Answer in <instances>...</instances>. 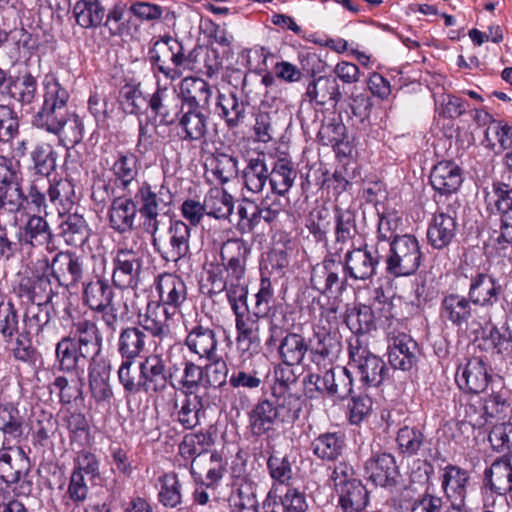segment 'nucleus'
<instances>
[{
    "label": "nucleus",
    "mask_w": 512,
    "mask_h": 512,
    "mask_svg": "<svg viewBox=\"0 0 512 512\" xmlns=\"http://www.w3.org/2000/svg\"><path fill=\"white\" fill-rule=\"evenodd\" d=\"M43 103L32 119L36 128L58 137L59 145L74 147L83 139L81 118L68 110L69 92L54 75L43 80Z\"/></svg>",
    "instance_id": "1"
},
{
    "label": "nucleus",
    "mask_w": 512,
    "mask_h": 512,
    "mask_svg": "<svg viewBox=\"0 0 512 512\" xmlns=\"http://www.w3.org/2000/svg\"><path fill=\"white\" fill-rule=\"evenodd\" d=\"M302 411L301 400L293 394L276 395L259 400L248 414L249 428L254 436L275 431L279 424L292 425Z\"/></svg>",
    "instance_id": "2"
},
{
    "label": "nucleus",
    "mask_w": 512,
    "mask_h": 512,
    "mask_svg": "<svg viewBox=\"0 0 512 512\" xmlns=\"http://www.w3.org/2000/svg\"><path fill=\"white\" fill-rule=\"evenodd\" d=\"M0 338L6 345L14 344L13 356L16 360L26 364H34L36 350L26 333H21L19 328V316L15 305L11 301H5L0 296Z\"/></svg>",
    "instance_id": "3"
},
{
    "label": "nucleus",
    "mask_w": 512,
    "mask_h": 512,
    "mask_svg": "<svg viewBox=\"0 0 512 512\" xmlns=\"http://www.w3.org/2000/svg\"><path fill=\"white\" fill-rule=\"evenodd\" d=\"M440 318L458 328H471L477 330L490 320L482 313L469 296L455 292L443 295L440 303Z\"/></svg>",
    "instance_id": "4"
},
{
    "label": "nucleus",
    "mask_w": 512,
    "mask_h": 512,
    "mask_svg": "<svg viewBox=\"0 0 512 512\" xmlns=\"http://www.w3.org/2000/svg\"><path fill=\"white\" fill-rule=\"evenodd\" d=\"M386 271L395 277L414 274L421 263L422 253L417 238L405 234L396 236L389 244Z\"/></svg>",
    "instance_id": "5"
},
{
    "label": "nucleus",
    "mask_w": 512,
    "mask_h": 512,
    "mask_svg": "<svg viewBox=\"0 0 512 512\" xmlns=\"http://www.w3.org/2000/svg\"><path fill=\"white\" fill-rule=\"evenodd\" d=\"M349 370L362 387H377L388 375L385 362L365 347L350 346Z\"/></svg>",
    "instance_id": "6"
},
{
    "label": "nucleus",
    "mask_w": 512,
    "mask_h": 512,
    "mask_svg": "<svg viewBox=\"0 0 512 512\" xmlns=\"http://www.w3.org/2000/svg\"><path fill=\"white\" fill-rule=\"evenodd\" d=\"M346 273L339 253H330L312 267L310 282L313 289L327 296H337L345 289Z\"/></svg>",
    "instance_id": "7"
},
{
    "label": "nucleus",
    "mask_w": 512,
    "mask_h": 512,
    "mask_svg": "<svg viewBox=\"0 0 512 512\" xmlns=\"http://www.w3.org/2000/svg\"><path fill=\"white\" fill-rule=\"evenodd\" d=\"M113 266L112 281L115 287L136 288L142 272L143 251L136 247V243L130 247L123 243L116 251Z\"/></svg>",
    "instance_id": "8"
},
{
    "label": "nucleus",
    "mask_w": 512,
    "mask_h": 512,
    "mask_svg": "<svg viewBox=\"0 0 512 512\" xmlns=\"http://www.w3.org/2000/svg\"><path fill=\"white\" fill-rule=\"evenodd\" d=\"M154 52L151 56L153 66L168 79H178L183 71L191 69V60L185 55L183 46L171 37L156 42Z\"/></svg>",
    "instance_id": "9"
},
{
    "label": "nucleus",
    "mask_w": 512,
    "mask_h": 512,
    "mask_svg": "<svg viewBox=\"0 0 512 512\" xmlns=\"http://www.w3.org/2000/svg\"><path fill=\"white\" fill-rule=\"evenodd\" d=\"M191 228L182 220H171L165 239H151L154 250L166 262L177 264L190 253Z\"/></svg>",
    "instance_id": "10"
},
{
    "label": "nucleus",
    "mask_w": 512,
    "mask_h": 512,
    "mask_svg": "<svg viewBox=\"0 0 512 512\" xmlns=\"http://www.w3.org/2000/svg\"><path fill=\"white\" fill-rule=\"evenodd\" d=\"M308 382L317 391L337 400L347 398L352 392L353 379L350 370L341 366L326 369L322 374L312 373L308 376Z\"/></svg>",
    "instance_id": "11"
},
{
    "label": "nucleus",
    "mask_w": 512,
    "mask_h": 512,
    "mask_svg": "<svg viewBox=\"0 0 512 512\" xmlns=\"http://www.w3.org/2000/svg\"><path fill=\"white\" fill-rule=\"evenodd\" d=\"M158 294L157 306L176 314L187 300V286L185 281L174 273H162L154 281Z\"/></svg>",
    "instance_id": "12"
},
{
    "label": "nucleus",
    "mask_w": 512,
    "mask_h": 512,
    "mask_svg": "<svg viewBox=\"0 0 512 512\" xmlns=\"http://www.w3.org/2000/svg\"><path fill=\"white\" fill-rule=\"evenodd\" d=\"M458 387L466 393L479 394L484 392L491 382L495 381L488 372L487 363L480 357L470 358L464 365H460L455 375Z\"/></svg>",
    "instance_id": "13"
},
{
    "label": "nucleus",
    "mask_w": 512,
    "mask_h": 512,
    "mask_svg": "<svg viewBox=\"0 0 512 512\" xmlns=\"http://www.w3.org/2000/svg\"><path fill=\"white\" fill-rule=\"evenodd\" d=\"M379 259L378 250L369 249L366 244L348 250L343 262L346 277L361 281L370 279L376 271Z\"/></svg>",
    "instance_id": "14"
},
{
    "label": "nucleus",
    "mask_w": 512,
    "mask_h": 512,
    "mask_svg": "<svg viewBox=\"0 0 512 512\" xmlns=\"http://www.w3.org/2000/svg\"><path fill=\"white\" fill-rule=\"evenodd\" d=\"M40 264L45 271L51 270L52 277L63 287L76 284L83 275L82 261L70 252L56 254L51 264L46 258L40 261Z\"/></svg>",
    "instance_id": "15"
},
{
    "label": "nucleus",
    "mask_w": 512,
    "mask_h": 512,
    "mask_svg": "<svg viewBox=\"0 0 512 512\" xmlns=\"http://www.w3.org/2000/svg\"><path fill=\"white\" fill-rule=\"evenodd\" d=\"M148 105L163 125L175 124L185 108L179 93L168 87H158Z\"/></svg>",
    "instance_id": "16"
},
{
    "label": "nucleus",
    "mask_w": 512,
    "mask_h": 512,
    "mask_svg": "<svg viewBox=\"0 0 512 512\" xmlns=\"http://www.w3.org/2000/svg\"><path fill=\"white\" fill-rule=\"evenodd\" d=\"M265 316L243 311L235 314L236 344L242 354L251 355L260 347L261 318Z\"/></svg>",
    "instance_id": "17"
},
{
    "label": "nucleus",
    "mask_w": 512,
    "mask_h": 512,
    "mask_svg": "<svg viewBox=\"0 0 512 512\" xmlns=\"http://www.w3.org/2000/svg\"><path fill=\"white\" fill-rule=\"evenodd\" d=\"M308 345L312 361L318 366L322 364L324 368L331 364L341 349L340 341L326 325H314Z\"/></svg>",
    "instance_id": "18"
},
{
    "label": "nucleus",
    "mask_w": 512,
    "mask_h": 512,
    "mask_svg": "<svg viewBox=\"0 0 512 512\" xmlns=\"http://www.w3.org/2000/svg\"><path fill=\"white\" fill-rule=\"evenodd\" d=\"M501 293L499 281L491 274L478 272L470 279L468 296L481 312L494 306Z\"/></svg>",
    "instance_id": "19"
},
{
    "label": "nucleus",
    "mask_w": 512,
    "mask_h": 512,
    "mask_svg": "<svg viewBox=\"0 0 512 512\" xmlns=\"http://www.w3.org/2000/svg\"><path fill=\"white\" fill-rule=\"evenodd\" d=\"M89 388L92 398L102 406H110L113 390L110 385V365L104 358L91 359L88 366Z\"/></svg>",
    "instance_id": "20"
},
{
    "label": "nucleus",
    "mask_w": 512,
    "mask_h": 512,
    "mask_svg": "<svg viewBox=\"0 0 512 512\" xmlns=\"http://www.w3.org/2000/svg\"><path fill=\"white\" fill-rule=\"evenodd\" d=\"M456 211L448 207L447 211L438 210L427 230L429 244L435 249L447 247L453 240L457 230Z\"/></svg>",
    "instance_id": "21"
},
{
    "label": "nucleus",
    "mask_w": 512,
    "mask_h": 512,
    "mask_svg": "<svg viewBox=\"0 0 512 512\" xmlns=\"http://www.w3.org/2000/svg\"><path fill=\"white\" fill-rule=\"evenodd\" d=\"M389 363L395 369L411 370L417 363L419 347L411 336L405 333L393 335L389 340Z\"/></svg>",
    "instance_id": "22"
},
{
    "label": "nucleus",
    "mask_w": 512,
    "mask_h": 512,
    "mask_svg": "<svg viewBox=\"0 0 512 512\" xmlns=\"http://www.w3.org/2000/svg\"><path fill=\"white\" fill-rule=\"evenodd\" d=\"M208 116L199 109L184 108L176 123L178 136L185 142H205L208 134Z\"/></svg>",
    "instance_id": "23"
},
{
    "label": "nucleus",
    "mask_w": 512,
    "mask_h": 512,
    "mask_svg": "<svg viewBox=\"0 0 512 512\" xmlns=\"http://www.w3.org/2000/svg\"><path fill=\"white\" fill-rule=\"evenodd\" d=\"M66 337L82 348L85 353H89L91 359L102 358L100 353L103 338L95 322L87 319L74 322Z\"/></svg>",
    "instance_id": "24"
},
{
    "label": "nucleus",
    "mask_w": 512,
    "mask_h": 512,
    "mask_svg": "<svg viewBox=\"0 0 512 512\" xmlns=\"http://www.w3.org/2000/svg\"><path fill=\"white\" fill-rule=\"evenodd\" d=\"M364 469L368 479L382 487L394 485L398 476L395 458L386 452L373 454Z\"/></svg>",
    "instance_id": "25"
},
{
    "label": "nucleus",
    "mask_w": 512,
    "mask_h": 512,
    "mask_svg": "<svg viewBox=\"0 0 512 512\" xmlns=\"http://www.w3.org/2000/svg\"><path fill=\"white\" fill-rule=\"evenodd\" d=\"M188 350L199 359H214L217 356L218 338L214 329L196 324L185 338Z\"/></svg>",
    "instance_id": "26"
},
{
    "label": "nucleus",
    "mask_w": 512,
    "mask_h": 512,
    "mask_svg": "<svg viewBox=\"0 0 512 512\" xmlns=\"http://www.w3.org/2000/svg\"><path fill=\"white\" fill-rule=\"evenodd\" d=\"M469 480V473L465 469L455 465H448L444 468L441 486L450 504L457 507L465 505Z\"/></svg>",
    "instance_id": "27"
},
{
    "label": "nucleus",
    "mask_w": 512,
    "mask_h": 512,
    "mask_svg": "<svg viewBox=\"0 0 512 512\" xmlns=\"http://www.w3.org/2000/svg\"><path fill=\"white\" fill-rule=\"evenodd\" d=\"M55 355L58 369L67 373L83 374L87 360L91 361V355L85 353L82 348L66 336L56 344Z\"/></svg>",
    "instance_id": "28"
},
{
    "label": "nucleus",
    "mask_w": 512,
    "mask_h": 512,
    "mask_svg": "<svg viewBox=\"0 0 512 512\" xmlns=\"http://www.w3.org/2000/svg\"><path fill=\"white\" fill-rule=\"evenodd\" d=\"M137 202L131 197H115L110 205L108 216L110 227L118 233H126L134 229L137 217Z\"/></svg>",
    "instance_id": "29"
},
{
    "label": "nucleus",
    "mask_w": 512,
    "mask_h": 512,
    "mask_svg": "<svg viewBox=\"0 0 512 512\" xmlns=\"http://www.w3.org/2000/svg\"><path fill=\"white\" fill-rule=\"evenodd\" d=\"M54 234L46 221L41 215H29L26 223L18 233V241L21 246L41 247L53 243Z\"/></svg>",
    "instance_id": "30"
},
{
    "label": "nucleus",
    "mask_w": 512,
    "mask_h": 512,
    "mask_svg": "<svg viewBox=\"0 0 512 512\" xmlns=\"http://www.w3.org/2000/svg\"><path fill=\"white\" fill-rule=\"evenodd\" d=\"M463 182L460 167L452 161H441L430 173V183L433 189L441 195L457 192Z\"/></svg>",
    "instance_id": "31"
},
{
    "label": "nucleus",
    "mask_w": 512,
    "mask_h": 512,
    "mask_svg": "<svg viewBox=\"0 0 512 512\" xmlns=\"http://www.w3.org/2000/svg\"><path fill=\"white\" fill-rule=\"evenodd\" d=\"M137 203H140L138 212L141 215L160 213L168 208L173 196L168 188L160 186L157 190L153 189L148 182H143L135 194Z\"/></svg>",
    "instance_id": "32"
},
{
    "label": "nucleus",
    "mask_w": 512,
    "mask_h": 512,
    "mask_svg": "<svg viewBox=\"0 0 512 512\" xmlns=\"http://www.w3.org/2000/svg\"><path fill=\"white\" fill-rule=\"evenodd\" d=\"M175 314L149 303L144 315L139 316V326L143 332L163 340L171 335V323Z\"/></svg>",
    "instance_id": "33"
},
{
    "label": "nucleus",
    "mask_w": 512,
    "mask_h": 512,
    "mask_svg": "<svg viewBox=\"0 0 512 512\" xmlns=\"http://www.w3.org/2000/svg\"><path fill=\"white\" fill-rule=\"evenodd\" d=\"M142 391L162 392L166 389V363L161 355L151 354L140 362Z\"/></svg>",
    "instance_id": "34"
},
{
    "label": "nucleus",
    "mask_w": 512,
    "mask_h": 512,
    "mask_svg": "<svg viewBox=\"0 0 512 512\" xmlns=\"http://www.w3.org/2000/svg\"><path fill=\"white\" fill-rule=\"evenodd\" d=\"M179 95L185 108H208L212 96L208 82L197 77H185L180 83Z\"/></svg>",
    "instance_id": "35"
},
{
    "label": "nucleus",
    "mask_w": 512,
    "mask_h": 512,
    "mask_svg": "<svg viewBox=\"0 0 512 512\" xmlns=\"http://www.w3.org/2000/svg\"><path fill=\"white\" fill-rule=\"evenodd\" d=\"M342 94L339 84L335 79L320 76L312 80L303 95V100L315 103L320 106L331 105L336 107L340 101Z\"/></svg>",
    "instance_id": "36"
},
{
    "label": "nucleus",
    "mask_w": 512,
    "mask_h": 512,
    "mask_svg": "<svg viewBox=\"0 0 512 512\" xmlns=\"http://www.w3.org/2000/svg\"><path fill=\"white\" fill-rule=\"evenodd\" d=\"M230 512H258L256 484L247 477L238 478L228 498Z\"/></svg>",
    "instance_id": "37"
},
{
    "label": "nucleus",
    "mask_w": 512,
    "mask_h": 512,
    "mask_svg": "<svg viewBox=\"0 0 512 512\" xmlns=\"http://www.w3.org/2000/svg\"><path fill=\"white\" fill-rule=\"evenodd\" d=\"M211 443L210 436L198 433L186 435L180 444V454L186 459H192L191 473L193 476H202L201 471L197 472V470H201V463L209 456L208 447Z\"/></svg>",
    "instance_id": "38"
},
{
    "label": "nucleus",
    "mask_w": 512,
    "mask_h": 512,
    "mask_svg": "<svg viewBox=\"0 0 512 512\" xmlns=\"http://www.w3.org/2000/svg\"><path fill=\"white\" fill-rule=\"evenodd\" d=\"M137 157L132 153H119L109 168L115 188L129 192L139 174Z\"/></svg>",
    "instance_id": "39"
},
{
    "label": "nucleus",
    "mask_w": 512,
    "mask_h": 512,
    "mask_svg": "<svg viewBox=\"0 0 512 512\" xmlns=\"http://www.w3.org/2000/svg\"><path fill=\"white\" fill-rule=\"evenodd\" d=\"M298 172L292 161L286 158L276 160L269 171V185L273 194L285 196L293 187Z\"/></svg>",
    "instance_id": "40"
},
{
    "label": "nucleus",
    "mask_w": 512,
    "mask_h": 512,
    "mask_svg": "<svg viewBox=\"0 0 512 512\" xmlns=\"http://www.w3.org/2000/svg\"><path fill=\"white\" fill-rule=\"evenodd\" d=\"M114 301V291L107 280L97 277L84 283L83 302L91 310H103Z\"/></svg>",
    "instance_id": "41"
},
{
    "label": "nucleus",
    "mask_w": 512,
    "mask_h": 512,
    "mask_svg": "<svg viewBox=\"0 0 512 512\" xmlns=\"http://www.w3.org/2000/svg\"><path fill=\"white\" fill-rule=\"evenodd\" d=\"M269 171L263 155L249 158L241 175L243 186L251 193H261L269 183Z\"/></svg>",
    "instance_id": "42"
},
{
    "label": "nucleus",
    "mask_w": 512,
    "mask_h": 512,
    "mask_svg": "<svg viewBox=\"0 0 512 512\" xmlns=\"http://www.w3.org/2000/svg\"><path fill=\"white\" fill-rule=\"evenodd\" d=\"M335 243L336 253L344 250L349 242L358 234L355 212L350 209L335 208Z\"/></svg>",
    "instance_id": "43"
},
{
    "label": "nucleus",
    "mask_w": 512,
    "mask_h": 512,
    "mask_svg": "<svg viewBox=\"0 0 512 512\" xmlns=\"http://www.w3.org/2000/svg\"><path fill=\"white\" fill-rule=\"evenodd\" d=\"M25 410L17 404L6 402L0 404V431L5 437L20 440L25 430Z\"/></svg>",
    "instance_id": "44"
},
{
    "label": "nucleus",
    "mask_w": 512,
    "mask_h": 512,
    "mask_svg": "<svg viewBox=\"0 0 512 512\" xmlns=\"http://www.w3.org/2000/svg\"><path fill=\"white\" fill-rule=\"evenodd\" d=\"M485 479L491 489L498 495L512 491V455L495 461L485 471Z\"/></svg>",
    "instance_id": "45"
},
{
    "label": "nucleus",
    "mask_w": 512,
    "mask_h": 512,
    "mask_svg": "<svg viewBox=\"0 0 512 512\" xmlns=\"http://www.w3.org/2000/svg\"><path fill=\"white\" fill-rule=\"evenodd\" d=\"M148 336L140 327L131 326L120 331L117 348L123 359L134 360L145 350Z\"/></svg>",
    "instance_id": "46"
},
{
    "label": "nucleus",
    "mask_w": 512,
    "mask_h": 512,
    "mask_svg": "<svg viewBox=\"0 0 512 512\" xmlns=\"http://www.w3.org/2000/svg\"><path fill=\"white\" fill-rule=\"evenodd\" d=\"M216 106L219 116L229 128H235L243 122L246 105L233 91L219 93Z\"/></svg>",
    "instance_id": "47"
},
{
    "label": "nucleus",
    "mask_w": 512,
    "mask_h": 512,
    "mask_svg": "<svg viewBox=\"0 0 512 512\" xmlns=\"http://www.w3.org/2000/svg\"><path fill=\"white\" fill-rule=\"evenodd\" d=\"M30 170L35 175L49 177L57 167L58 153L54 147L46 142H40L33 146L29 153Z\"/></svg>",
    "instance_id": "48"
},
{
    "label": "nucleus",
    "mask_w": 512,
    "mask_h": 512,
    "mask_svg": "<svg viewBox=\"0 0 512 512\" xmlns=\"http://www.w3.org/2000/svg\"><path fill=\"white\" fill-rule=\"evenodd\" d=\"M308 350L309 345L305 338L294 332L287 333L278 345V354L284 364H301Z\"/></svg>",
    "instance_id": "49"
},
{
    "label": "nucleus",
    "mask_w": 512,
    "mask_h": 512,
    "mask_svg": "<svg viewBox=\"0 0 512 512\" xmlns=\"http://www.w3.org/2000/svg\"><path fill=\"white\" fill-rule=\"evenodd\" d=\"M336 493L343 512H362L369 501L368 491L360 481H352L350 485L339 489Z\"/></svg>",
    "instance_id": "50"
},
{
    "label": "nucleus",
    "mask_w": 512,
    "mask_h": 512,
    "mask_svg": "<svg viewBox=\"0 0 512 512\" xmlns=\"http://www.w3.org/2000/svg\"><path fill=\"white\" fill-rule=\"evenodd\" d=\"M311 446L314 455L319 459L334 461L342 454L345 441L341 434L327 432L315 438Z\"/></svg>",
    "instance_id": "51"
},
{
    "label": "nucleus",
    "mask_w": 512,
    "mask_h": 512,
    "mask_svg": "<svg viewBox=\"0 0 512 512\" xmlns=\"http://www.w3.org/2000/svg\"><path fill=\"white\" fill-rule=\"evenodd\" d=\"M73 14L78 25L93 28L103 23L106 11L99 0H79L74 5Z\"/></svg>",
    "instance_id": "52"
},
{
    "label": "nucleus",
    "mask_w": 512,
    "mask_h": 512,
    "mask_svg": "<svg viewBox=\"0 0 512 512\" xmlns=\"http://www.w3.org/2000/svg\"><path fill=\"white\" fill-rule=\"evenodd\" d=\"M59 236L70 246H82L88 239V226L78 214H69L59 225Z\"/></svg>",
    "instance_id": "53"
},
{
    "label": "nucleus",
    "mask_w": 512,
    "mask_h": 512,
    "mask_svg": "<svg viewBox=\"0 0 512 512\" xmlns=\"http://www.w3.org/2000/svg\"><path fill=\"white\" fill-rule=\"evenodd\" d=\"M184 395L177 419L185 429H192L200 424L201 418L205 415L204 398L201 395Z\"/></svg>",
    "instance_id": "54"
},
{
    "label": "nucleus",
    "mask_w": 512,
    "mask_h": 512,
    "mask_svg": "<svg viewBox=\"0 0 512 512\" xmlns=\"http://www.w3.org/2000/svg\"><path fill=\"white\" fill-rule=\"evenodd\" d=\"M485 202L491 212L499 215L512 210V187L501 181L493 182L485 189Z\"/></svg>",
    "instance_id": "55"
},
{
    "label": "nucleus",
    "mask_w": 512,
    "mask_h": 512,
    "mask_svg": "<svg viewBox=\"0 0 512 512\" xmlns=\"http://www.w3.org/2000/svg\"><path fill=\"white\" fill-rule=\"evenodd\" d=\"M204 205L208 216L216 219L228 218L234 209V199L223 189H214L205 197Z\"/></svg>",
    "instance_id": "56"
},
{
    "label": "nucleus",
    "mask_w": 512,
    "mask_h": 512,
    "mask_svg": "<svg viewBox=\"0 0 512 512\" xmlns=\"http://www.w3.org/2000/svg\"><path fill=\"white\" fill-rule=\"evenodd\" d=\"M484 142L495 153H501L512 144V128L506 123L492 120L485 130Z\"/></svg>",
    "instance_id": "57"
},
{
    "label": "nucleus",
    "mask_w": 512,
    "mask_h": 512,
    "mask_svg": "<svg viewBox=\"0 0 512 512\" xmlns=\"http://www.w3.org/2000/svg\"><path fill=\"white\" fill-rule=\"evenodd\" d=\"M226 291L228 302L233 310L234 314L247 311V295L248 288L245 280L231 281V280H219L218 291Z\"/></svg>",
    "instance_id": "58"
},
{
    "label": "nucleus",
    "mask_w": 512,
    "mask_h": 512,
    "mask_svg": "<svg viewBox=\"0 0 512 512\" xmlns=\"http://www.w3.org/2000/svg\"><path fill=\"white\" fill-rule=\"evenodd\" d=\"M160 490L159 502L168 508H175L182 502L181 484L175 473L164 474L158 479Z\"/></svg>",
    "instance_id": "59"
},
{
    "label": "nucleus",
    "mask_w": 512,
    "mask_h": 512,
    "mask_svg": "<svg viewBox=\"0 0 512 512\" xmlns=\"http://www.w3.org/2000/svg\"><path fill=\"white\" fill-rule=\"evenodd\" d=\"M203 386V369L193 361L185 360L183 362L182 374L177 380L176 390L183 394L196 395L195 391Z\"/></svg>",
    "instance_id": "60"
},
{
    "label": "nucleus",
    "mask_w": 512,
    "mask_h": 512,
    "mask_svg": "<svg viewBox=\"0 0 512 512\" xmlns=\"http://www.w3.org/2000/svg\"><path fill=\"white\" fill-rule=\"evenodd\" d=\"M400 451L407 455H417L425 443L424 434L415 426H404L399 429L396 438Z\"/></svg>",
    "instance_id": "61"
},
{
    "label": "nucleus",
    "mask_w": 512,
    "mask_h": 512,
    "mask_svg": "<svg viewBox=\"0 0 512 512\" xmlns=\"http://www.w3.org/2000/svg\"><path fill=\"white\" fill-rule=\"evenodd\" d=\"M209 361L203 369V387L205 388H220L227 382L228 366L226 362L219 357L215 356L214 359H207Z\"/></svg>",
    "instance_id": "62"
},
{
    "label": "nucleus",
    "mask_w": 512,
    "mask_h": 512,
    "mask_svg": "<svg viewBox=\"0 0 512 512\" xmlns=\"http://www.w3.org/2000/svg\"><path fill=\"white\" fill-rule=\"evenodd\" d=\"M96 312L102 313L101 319L112 335L116 333L121 323L129 319V306L127 302L121 300H116L103 310H97Z\"/></svg>",
    "instance_id": "63"
},
{
    "label": "nucleus",
    "mask_w": 512,
    "mask_h": 512,
    "mask_svg": "<svg viewBox=\"0 0 512 512\" xmlns=\"http://www.w3.org/2000/svg\"><path fill=\"white\" fill-rule=\"evenodd\" d=\"M19 118L10 105L0 104V145L12 142L19 134Z\"/></svg>",
    "instance_id": "64"
}]
</instances>
